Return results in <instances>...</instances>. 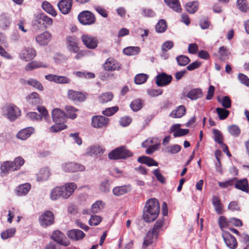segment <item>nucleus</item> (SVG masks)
Listing matches in <instances>:
<instances>
[{
  "mask_svg": "<svg viewBox=\"0 0 249 249\" xmlns=\"http://www.w3.org/2000/svg\"><path fill=\"white\" fill-rule=\"evenodd\" d=\"M159 202L156 198H150L145 203L143 211L142 217L146 223L155 221L160 213Z\"/></svg>",
  "mask_w": 249,
  "mask_h": 249,
  "instance_id": "f257e3e1",
  "label": "nucleus"
},
{
  "mask_svg": "<svg viewBox=\"0 0 249 249\" xmlns=\"http://www.w3.org/2000/svg\"><path fill=\"white\" fill-rule=\"evenodd\" d=\"M133 156V153L124 146L116 148L108 154V159L112 160L125 159Z\"/></svg>",
  "mask_w": 249,
  "mask_h": 249,
  "instance_id": "f03ea898",
  "label": "nucleus"
},
{
  "mask_svg": "<svg viewBox=\"0 0 249 249\" xmlns=\"http://www.w3.org/2000/svg\"><path fill=\"white\" fill-rule=\"evenodd\" d=\"M38 221L42 227L46 228L53 224L54 214L51 211H46L39 216Z\"/></svg>",
  "mask_w": 249,
  "mask_h": 249,
  "instance_id": "7ed1b4c3",
  "label": "nucleus"
},
{
  "mask_svg": "<svg viewBox=\"0 0 249 249\" xmlns=\"http://www.w3.org/2000/svg\"><path fill=\"white\" fill-rule=\"evenodd\" d=\"M110 120L104 116H94L91 119V126L95 128H106L109 125Z\"/></svg>",
  "mask_w": 249,
  "mask_h": 249,
  "instance_id": "20e7f679",
  "label": "nucleus"
},
{
  "mask_svg": "<svg viewBox=\"0 0 249 249\" xmlns=\"http://www.w3.org/2000/svg\"><path fill=\"white\" fill-rule=\"evenodd\" d=\"M79 22L83 25H90L95 22V18L94 15L89 11H83L79 14L78 17Z\"/></svg>",
  "mask_w": 249,
  "mask_h": 249,
  "instance_id": "39448f33",
  "label": "nucleus"
},
{
  "mask_svg": "<svg viewBox=\"0 0 249 249\" xmlns=\"http://www.w3.org/2000/svg\"><path fill=\"white\" fill-rule=\"evenodd\" d=\"M36 55V50L33 48L26 47L22 49L19 56L20 59L27 62L32 60Z\"/></svg>",
  "mask_w": 249,
  "mask_h": 249,
  "instance_id": "423d86ee",
  "label": "nucleus"
},
{
  "mask_svg": "<svg viewBox=\"0 0 249 249\" xmlns=\"http://www.w3.org/2000/svg\"><path fill=\"white\" fill-rule=\"evenodd\" d=\"M35 24L38 26L42 25L45 28H47L52 25L53 20L44 14L38 13L35 17Z\"/></svg>",
  "mask_w": 249,
  "mask_h": 249,
  "instance_id": "0eeeda50",
  "label": "nucleus"
},
{
  "mask_svg": "<svg viewBox=\"0 0 249 249\" xmlns=\"http://www.w3.org/2000/svg\"><path fill=\"white\" fill-rule=\"evenodd\" d=\"M64 171L66 172H76L83 171L85 169L84 165L76 162H67L62 165Z\"/></svg>",
  "mask_w": 249,
  "mask_h": 249,
  "instance_id": "6e6552de",
  "label": "nucleus"
},
{
  "mask_svg": "<svg viewBox=\"0 0 249 249\" xmlns=\"http://www.w3.org/2000/svg\"><path fill=\"white\" fill-rule=\"evenodd\" d=\"M62 190V198L67 199L74 193L77 186L74 182L67 183L64 185L60 186Z\"/></svg>",
  "mask_w": 249,
  "mask_h": 249,
  "instance_id": "1a4fd4ad",
  "label": "nucleus"
},
{
  "mask_svg": "<svg viewBox=\"0 0 249 249\" xmlns=\"http://www.w3.org/2000/svg\"><path fill=\"white\" fill-rule=\"evenodd\" d=\"M51 238L54 241L61 245L66 247L68 246L70 244L64 234L58 230L54 231L51 235Z\"/></svg>",
  "mask_w": 249,
  "mask_h": 249,
  "instance_id": "9d476101",
  "label": "nucleus"
},
{
  "mask_svg": "<svg viewBox=\"0 0 249 249\" xmlns=\"http://www.w3.org/2000/svg\"><path fill=\"white\" fill-rule=\"evenodd\" d=\"M65 41L67 48L70 52L76 53L78 50H80L76 37L67 36L66 37Z\"/></svg>",
  "mask_w": 249,
  "mask_h": 249,
  "instance_id": "9b49d317",
  "label": "nucleus"
},
{
  "mask_svg": "<svg viewBox=\"0 0 249 249\" xmlns=\"http://www.w3.org/2000/svg\"><path fill=\"white\" fill-rule=\"evenodd\" d=\"M222 237L226 246L230 249H235L237 247V242L235 237L228 231L222 234Z\"/></svg>",
  "mask_w": 249,
  "mask_h": 249,
  "instance_id": "f8f14e48",
  "label": "nucleus"
},
{
  "mask_svg": "<svg viewBox=\"0 0 249 249\" xmlns=\"http://www.w3.org/2000/svg\"><path fill=\"white\" fill-rule=\"evenodd\" d=\"M6 115L11 121L15 120L20 115V111L14 105H9L5 107Z\"/></svg>",
  "mask_w": 249,
  "mask_h": 249,
  "instance_id": "ddd939ff",
  "label": "nucleus"
},
{
  "mask_svg": "<svg viewBox=\"0 0 249 249\" xmlns=\"http://www.w3.org/2000/svg\"><path fill=\"white\" fill-rule=\"evenodd\" d=\"M52 116L53 121L55 123H64L67 119L66 113L58 108L53 110Z\"/></svg>",
  "mask_w": 249,
  "mask_h": 249,
  "instance_id": "4468645a",
  "label": "nucleus"
},
{
  "mask_svg": "<svg viewBox=\"0 0 249 249\" xmlns=\"http://www.w3.org/2000/svg\"><path fill=\"white\" fill-rule=\"evenodd\" d=\"M81 39L83 44L89 49H93L97 46L98 41L92 36L84 35L82 36Z\"/></svg>",
  "mask_w": 249,
  "mask_h": 249,
  "instance_id": "2eb2a0df",
  "label": "nucleus"
},
{
  "mask_svg": "<svg viewBox=\"0 0 249 249\" xmlns=\"http://www.w3.org/2000/svg\"><path fill=\"white\" fill-rule=\"evenodd\" d=\"M45 78L49 81L53 82L59 84H68L71 82V79L66 76H59L55 74L46 75Z\"/></svg>",
  "mask_w": 249,
  "mask_h": 249,
  "instance_id": "dca6fc26",
  "label": "nucleus"
},
{
  "mask_svg": "<svg viewBox=\"0 0 249 249\" xmlns=\"http://www.w3.org/2000/svg\"><path fill=\"white\" fill-rule=\"evenodd\" d=\"M172 77L165 73L158 74L156 77V83L158 86H163L168 85L172 81Z\"/></svg>",
  "mask_w": 249,
  "mask_h": 249,
  "instance_id": "f3484780",
  "label": "nucleus"
},
{
  "mask_svg": "<svg viewBox=\"0 0 249 249\" xmlns=\"http://www.w3.org/2000/svg\"><path fill=\"white\" fill-rule=\"evenodd\" d=\"M72 0H61L57 4L58 7L63 14H68L71 10Z\"/></svg>",
  "mask_w": 249,
  "mask_h": 249,
  "instance_id": "a211bd4d",
  "label": "nucleus"
},
{
  "mask_svg": "<svg viewBox=\"0 0 249 249\" xmlns=\"http://www.w3.org/2000/svg\"><path fill=\"white\" fill-rule=\"evenodd\" d=\"M68 97L71 100L80 102H83L86 99L85 94L72 89H69L68 91Z\"/></svg>",
  "mask_w": 249,
  "mask_h": 249,
  "instance_id": "6ab92c4d",
  "label": "nucleus"
},
{
  "mask_svg": "<svg viewBox=\"0 0 249 249\" xmlns=\"http://www.w3.org/2000/svg\"><path fill=\"white\" fill-rule=\"evenodd\" d=\"M180 124H175L172 126L170 128V132L173 133V135L175 137L183 136L187 135L189 130L188 129L180 128Z\"/></svg>",
  "mask_w": 249,
  "mask_h": 249,
  "instance_id": "aec40b11",
  "label": "nucleus"
},
{
  "mask_svg": "<svg viewBox=\"0 0 249 249\" xmlns=\"http://www.w3.org/2000/svg\"><path fill=\"white\" fill-rule=\"evenodd\" d=\"M104 68L107 71H113L118 70L120 68V65L114 59L109 58L104 64Z\"/></svg>",
  "mask_w": 249,
  "mask_h": 249,
  "instance_id": "412c9836",
  "label": "nucleus"
},
{
  "mask_svg": "<svg viewBox=\"0 0 249 249\" xmlns=\"http://www.w3.org/2000/svg\"><path fill=\"white\" fill-rule=\"evenodd\" d=\"M105 149L99 145H93L87 149V155L90 156H101L104 152Z\"/></svg>",
  "mask_w": 249,
  "mask_h": 249,
  "instance_id": "4be33fe9",
  "label": "nucleus"
},
{
  "mask_svg": "<svg viewBox=\"0 0 249 249\" xmlns=\"http://www.w3.org/2000/svg\"><path fill=\"white\" fill-rule=\"evenodd\" d=\"M51 38V35L48 32H44L43 33L36 36V41L40 45H47Z\"/></svg>",
  "mask_w": 249,
  "mask_h": 249,
  "instance_id": "5701e85b",
  "label": "nucleus"
},
{
  "mask_svg": "<svg viewBox=\"0 0 249 249\" xmlns=\"http://www.w3.org/2000/svg\"><path fill=\"white\" fill-rule=\"evenodd\" d=\"M67 235L71 239L77 241L83 238L85 234L80 230L72 229L68 231Z\"/></svg>",
  "mask_w": 249,
  "mask_h": 249,
  "instance_id": "b1692460",
  "label": "nucleus"
},
{
  "mask_svg": "<svg viewBox=\"0 0 249 249\" xmlns=\"http://www.w3.org/2000/svg\"><path fill=\"white\" fill-rule=\"evenodd\" d=\"M34 132V128L27 127L19 131L17 134V138L21 140H25Z\"/></svg>",
  "mask_w": 249,
  "mask_h": 249,
  "instance_id": "393cba45",
  "label": "nucleus"
},
{
  "mask_svg": "<svg viewBox=\"0 0 249 249\" xmlns=\"http://www.w3.org/2000/svg\"><path fill=\"white\" fill-rule=\"evenodd\" d=\"M165 224L164 218H160L155 223L153 228L150 230L155 233L156 238H158L160 231H162Z\"/></svg>",
  "mask_w": 249,
  "mask_h": 249,
  "instance_id": "a878e982",
  "label": "nucleus"
},
{
  "mask_svg": "<svg viewBox=\"0 0 249 249\" xmlns=\"http://www.w3.org/2000/svg\"><path fill=\"white\" fill-rule=\"evenodd\" d=\"M235 188L246 193L249 192V186L248 180L246 178L236 180Z\"/></svg>",
  "mask_w": 249,
  "mask_h": 249,
  "instance_id": "bb28decb",
  "label": "nucleus"
},
{
  "mask_svg": "<svg viewBox=\"0 0 249 249\" xmlns=\"http://www.w3.org/2000/svg\"><path fill=\"white\" fill-rule=\"evenodd\" d=\"M158 238H156L154 233L150 230L147 232L144 238V240L142 243V248L145 249L147 247L151 245L154 241V240H157Z\"/></svg>",
  "mask_w": 249,
  "mask_h": 249,
  "instance_id": "cd10ccee",
  "label": "nucleus"
},
{
  "mask_svg": "<svg viewBox=\"0 0 249 249\" xmlns=\"http://www.w3.org/2000/svg\"><path fill=\"white\" fill-rule=\"evenodd\" d=\"M48 65L43 62L33 61L28 63L25 67L26 71H31L39 68H47Z\"/></svg>",
  "mask_w": 249,
  "mask_h": 249,
  "instance_id": "c85d7f7f",
  "label": "nucleus"
},
{
  "mask_svg": "<svg viewBox=\"0 0 249 249\" xmlns=\"http://www.w3.org/2000/svg\"><path fill=\"white\" fill-rule=\"evenodd\" d=\"M212 204L213 205L215 211L217 214H220L223 213V205L219 196H213Z\"/></svg>",
  "mask_w": 249,
  "mask_h": 249,
  "instance_id": "c756f323",
  "label": "nucleus"
},
{
  "mask_svg": "<svg viewBox=\"0 0 249 249\" xmlns=\"http://www.w3.org/2000/svg\"><path fill=\"white\" fill-rule=\"evenodd\" d=\"M130 191V187L129 186L124 185L121 186H117L113 188V194L116 196H121L124 195Z\"/></svg>",
  "mask_w": 249,
  "mask_h": 249,
  "instance_id": "7c9ffc66",
  "label": "nucleus"
},
{
  "mask_svg": "<svg viewBox=\"0 0 249 249\" xmlns=\"http://www.w3.org/2000/svg\"><path fill=\"white\" fill-rule=\"evenodd\" d=\"M138 161L142 164H145L148 166H156L159 164L158 162L154 159L147 156H141L138 158Z\"/></svg>",
  "mask_w": 249,
  "mask_h": 249,
  "instance_id": "2f4dec72",
  "label": "nucleus"
},
{
  "mask_svg": "<svg viewBox=\"0 0 249 249\" xmlns=\"http://www.w3.org/2000/svg\"><path fill=\"white\" fill-rule=\"evenodd\" d=\"M50 175V171L47 168L41 169L36 174L37 180L38 181L47 180Z\"/></svg>",
  "mask_w": 249,
  "mask_h": 249,
  "instance_id": "473e14b6",
  "label": "nucleus"
},
{
  "mask_svg": "<svg viewBox=\"0 0 249 249\" xmlns=\"http://www.w3.org/2000/svg\"><path fill=\"white\" fill-rule=\"evenodd\" d=\"M31 189V185L26 183L19 185L16 189L17 195L18 196H22L26 195Z\"/></svg>",
  "mask_w": 249,
  "mask_h": 249,
  "instance_id": "72a5a7b5",
  "label": "nucleus"
},
{
  "mask_svg": "<svg viewBox=\"0 0 249 249\" xmlns=\"http://www.w3.org/2000/svg\"><path fill=\"white\" fill-rule=\"evenodd\" d=\"M165 3L174 11L180 12L181 8L178 0H164Z\"/></svg>",
  "mask_w": 249,
  "mask_h": 249,
  "instance_id": "f704fd0d",
  "label": "nucleus"
},
{
  "mask_svg": "<svg viewBox=\"0 0 249 249\" xmlns=\"http://www.w3.org/2000/svg\"><path fill=\"white\" fill-rule=\"evenodd\" d=\"M199 4L198 1H194L189 2L185 4V7L186 10L190 14L195 13L198 9Z\"/></svg>",
  "mask_w": 249,
  "mask_h": 249,
  "instance_id": "c9c22d12",
  "label": "nucleus"
},
{
  "mask_svg": "<svg viewBox=\"0 0 249 249\" xmlns=\"http://www.w3.org/2000/svg\"><path fill=\"white\" fill-rule=\"evenodd\" d=\"M185 113V108L183 106H180L177 108L173 111L169 115L172 118H180Z\"/></svg>",
  "mask_w": 249,
  "mask_h": 249,
  "instance_id": "e433bc0d",
  "label": "nucleus"
},
{
  "mask_svg": "<svg viewBox=\"0 0 249 249\" xmlns=\"http://www.w3.org/2000/svg\"><path fill=\"white\" fill-rule=\"evenodd\" d=\"M61 189L60 186H56L54 188L50 193V198L52 200H56L60 198H62Z\"/></svg>",
  "mask_w": 249,
  "mask_h": 249,
  "instance_id": "4c0bfd02",
  "label": "nucleus"
},
{
  "mask_svg": "<svg viewBox=\"0 0 249 249\" xmlns=\"http://www.w3.org/2000/svg\"><path fill=\"white\" fill-rule=\"evenodd\" d=\"M61 189L60 186H56L54 188L50 193V198L52 200H56L60 198H62Z\"/></svg>",
  "mask_w": 249,
  "mask_h": 249,
  "instance_id": "58836bf2",
  "label": "nucleus"
},
{
  "mask_svg": "<svg viewBox=\"0 0 249 249\" xmlns=\"http://www.w3.org/2000/svg\"><path fill=\"white\" fill-rule=\"evenodd\" d=\"M114 97L113 94L111 92H107L103 93L100 95L98 99L101 103L104 104L111 101Z\"/></svg>",
  "mask_w": 249,
  "mask_h": 249,
  "instance_id": "ea45409f",
  "label": "nucleus"
},
{
  "mask_svg": "<svg viewBox=\"0 0 249 249\" xmlns=\"http://www.w3.org/2000/svg\"><path fill=\"white\" fill-rule=\"evenodd\" d=\"M24 163V160L21 157H18L13 161H10V164L12 166L14 171L19 169Z\"/></svg>",
  "mask_w": 249,
  "mask_h": 249,
  "instance_id": "a19ab883",
  "label": "nucleus"
},
{
  "mask_svg": "<svg viewBox=\"0 0 249 249\" xmlns=\"http://www.w3.org/2000/svg\"><path fill=\"white\" fill-rule=\"evenodd\" d=\"M202 96L200 89H195L191 90L187 94V96L191 100H196Z\"/></svg>",
  "mask_w": 249,
  "mask_h": 249,
  "instance_id": "79ce46f5",
  "label": "nucleus"
},
{
  "mask_svg": "<svg viewBox=\"0 0 249 249\" xmlns=\"http://www.w3.org/2000/svg\"><path fill=\"white\" fill-rule=\"evenodd\" d=\"M27 100L28 102L33 104H39L41 103V100L39 95L36 92H32L27 97Z\"/></svg>",
  "mask_w": 249,
  "mask_h": 249,
  "instance_id": "37998d69",
  "label": "nucleus"
},
{
  "mask_svg": "<svg viewBox=\"0 0 249 249\" xmlns=\"http://www.w3.org/2000/svg\"><path fill=\"white\" fill-rule=\"evenodd\" d=\"M42 7L46 12L53 17H55L56 16V12L53 9L52 5L48 2L44 1L42 4Z\"/></svg>",
  "mask_w": 249,
  "mask_h": 249,
  "instance_id": "c03bdc74",
  "label": "nucleus"
},
{
  "mask_svg": "<svg viewBox=\"0 0 249 249\" xmlns=\"http://www.w3.org/2000/svg\"><path fill=\"white\" fill-rule=\"evenodd\" d=\"M16 231L15 228H11L3 231L1 233V237L3 239H7L14 236Z\"/></svg>",
  "mask_w": 249,
  "mask_h": 249,
  "instance_id": "a18cd8bd",
  "label": "nucleus"
},
{
  "mask_svg": "<svg viewBox=\"0 0 249 249\" xmlns=\"http://www.w3.org/2000/svg\"><path fill=\"white\" fill-rule=\"evenodd\" d=\"M140 51L138 47H128L123 50V53L127 55H134L139 53Z\"/></svg>",
  "mask_w": 249,
  "mask_h": 249,
  "instance_id": "49530a36",
  "label": "nucleus"
},
{
  "mask_svg": "<svg viewBox=\"0 0 249 249\" xmlns=\"http://www.w3.org/2000/svg\"><path fill=\"white\" fill-rule=\"evenodd\" d=\"M104 203L101 200H98L93 203L91 207V212L93 213H97L103 209Z\"/></svg>",
  "mask_w": 249,
  "mask_h": 249,
  "instance_id": "de8ad7c7",
  "label": "nucleus"
},
{
  "mask_svg": "<svg viewBox=\"0 0 249 249\" xmlns=\"http://www.w3.org/2000/svg\"><path fill=\"white\" fill-rule=\"evenodd\" d=\"M227 129L230 134L234 137L238 136L241 132L239 127L235 124L228 126Z\"/></svg>",
  "mask_w": 249,
  "mask_h": 249,
  "instance_id": "09e8293b",
  "label": "nucleus"
},
{
  "mask_svg": "<svg viewBox=\"0 0 249 249\" xmlns=\"http://www.w3.org/2000/svg\"><path fill=\"white\" fill-rule=\"evenodd\" d=\"M142 105L143 102L141 99H137L133 101L130 106L133 111H137L142 108Z\"/></svg>",
  "mask_w": 249,
  "mask_h": 249,
  "instance_id": "8fccbe9b",
  "label": "nucleus"
},
{
  "mask_svg": "<svg viewBox=\"0 0 249 249\" xmlns=\"http://www.w3.org/2000/svg\"><path fill=\"white\" fill-rule=\"evenodd\" d=\"M99 189L102 193H108L110 191L109 180L108 179H105L102 181L100 185Z\"/></svg>",
  "mask_w": 249,
  "mask_h": 249,
  "instance_id": "3c124183",
  "label": "nucleus"
},
{
  "mask_svg": "<svg viewBox=\"0 0 249 249\" xmlns=\"http://www.w3.org/2000/svg\"><path fill=\"white\" fill-rule=\"evenodd\" d=\"M0 169L4 174H8L9 172L14 171L13 167L10 164V161H6L3 163L0 167Z\"/></svg>",
  "mask_w": 249,
  "mask_h": 249,
  "instance_id": "603ef678",
  "label": "nucleus"
},
{
  "mask_svg": "<svg viewBox=\"0 0 249 249\" xmlns=\"http://www.w3.org/2000/svg\"><path fill=\"white\" fill-rule=\"evenodd\" d=\"M65 108L70 118L74 119L77 117V115L75 114V112L77 111L78 110L76 108L71 106H66Z\"/></svg>",
  "mask_w": 249,
  "mask_h": 249,
  "instance_id": "864d4df0",
  "label": "nucleus"
},
{
  "mask_svg": "<svg viewBox=\"0 0 249 249\" xmlns=\"http://www.w3.org/2000/svg\"><path fill=\"white\" fill-rule=\"evenodd\" d=\"M218 101L221 103L222 106L225 108H230L231 107V100L229 97L224 96L222 99L217 98Z\"/></svg>",
  "mask_w": 249,
  "mask_h": 249,
  "instance_id": "5fc2aeb1",
  "label": "nucleus"
},
{
  "mask_svg": "<svg viewBox=\"0 0 249 249\" xmlns=\"http://www.w3.org/2000/svg\"><path fill=\"white\" fill-rule=\"evenodd\" d=\"M176 60L178 65L180 66H184L187 65L190 62V59L188 57L180 55L176 57Z\"/></svg>",
  "mask_w": 249,
  "mask_h": 249,
  "instance_id": "6e6d98bb",
  "label": "nucleus"
},
{
  "mask_svg": "<svg viewBox=\"0 0 249 249\" xmlns=\"http://www.w3.org/2000/svg\"><path fill=\"white\" fill-rule=\"evenodd\" d=\"M148 77V75L146 74H138L135 77V83L136 84H142L146 82Z\"/></svg>",
  "mask_w": 249,
  "mask_h": 249,
  "instance_id": "4d7b16f0",
  "label": "nucleus"
},
{
  "mask_svg": "<svg viewBox=\"0 0 249 249\" xmlns=\"http://www.w3.org/2000/svg\"><path fill=\"white\" fill-rule=\"evenodd\" d=\"M166 27L167 25L165 21L163 19H161L156 25L155 29L157 32L162 33L166 30Z\"/></svg>",
  "mask_w": 249,
  "mask_h": 249,
  "instance_id": "13d9d810",
  "label": "nucleus"
},
{
  "mask_svg": "<svg viewBox=\"0 0 249 249\" xmlns=\"http://www.w3.org/2000/svg\"><path fill=\"white\" fill-rule=\"evenodd\" d=\"M216 110L220 120L226 119L230 113L229 110L223 108L217 107Z\"/></svg>",
  "mask_w": 249,
  "mask_h": 249,
  "instance_id": "bf43d9fd",
  "label": "nucleus"
},
{
  "mask_svg": "<svg viewBox=\"0 0 249 249\" xmlns=\"http://www.w3.org/2000/svg\"><path fill=\"white\" fill-rule=\"evenodd\" d=\"M66 127V125L64 123H56L55 124L52 126L50 128V131L52 132H57L65 129Z\"/></svg>",
  "mask_w": 249,
  "mask_h": 249,
  "instance_id": "052dcab7",
  "label": "nucleus"
},
{
  "mask_svg": "<svg viewBox=\"0 0 249 249\" xmlns=\"http://www.w3.org/2000/svg\"><path fill=\"white\" fill-rule=\"evenodd\" d=\"M29 85L38 89L39 90H43V87L41 83L36 79H30L27 82Z\"/></svg>",
  "mask_w": 249,
  "mask_h": 249,
  "instance_id": "680f3d73",
  "label": "nucleus"
},
{
  "mask_svg": "<svg viewBox=\"0 0 249 249\" xmlns=\"http://www.w3.org/2000/svg\"><path fill=\"white\" fill-rule=\"evenodd\" d=\"M118 109L119 108L117 106L107 108L102 111V114L104 116H111L117 112Z\"/></svg>",
  "mask_w": 249,
  "mask_h": 249,
  "instance_id": "e2e57ef3",
  "label": "nucleus"
},
{
  "mask_svg": "<svg viewBox=\"0 0 249 249\" xmlns=\"http://www.w3.org/2000/svg\"><path fill=\"white\" fill-rule=\"evenodd\" d=\"M219 58L222 61H225L228 58L229 52L226 48L222 46L219 49Z\"/></svg>",
  "mask_w": 249,
  "mask_h": 249,
  "instance_id": "0e129e2a",
  "label": "nucleus"
},
{
  "mask_svg": "<svg viewBox=\"0 0 249 249\" xmlns=\"http://www.w3.org/2000/svg\"><path fill=\"white\" fill-rule=\"evenodd\" d=\"M236 4L239 9L242 12H246L249 9L246 0H237Z\"/></svg>",
  "mask_w": 249,
  "mask_h": 249,
  "instance_id": "69168bd1",
  "label": "nucleus"
},
{
  "mask_svg": "<svg viewBox=\"0 0 249 249\" xmlns=\"http://www.w3.org/2000/svg\"><path fill=\"white\" fill-rule=\"evenodd\" d=\"M102 220V218L98 215H92L91 216L89 223L90 226H97Z\"/></svg>",
  "mask_w": 249,
  "mask_h": 249,
  "instance_id": "338daca9",
  "label": "nucleus"
},
{
  "mask_svg": "<svg viewBox=\"0 0 249 249\" xmlns=\"http://www.w3.org/2000/svg\"><path fill=\"white\" fill-rule=\"evenodd\" d=\"M160 143H151L150 145H148L147 148L146 150V154L151 155L154 153L155 151L158 150L160 148Z\"/></svg>",
  "mask_w": 249,
  "mask_h": 249,
  "instance_id": "774afa93",
  "label": "nucleus"
}]
</instances>
